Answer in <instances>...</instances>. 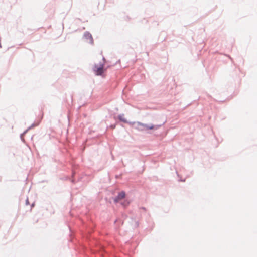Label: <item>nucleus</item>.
Listing matches in <instances>:
<instances>
[{
  "label": "nucleus",
  "mask_w": 257,
  "mask_h": 257,
  "mask_svg": "<svg viewBox=\"0 0 257 257\" xmlns=\"http://www.w3.org/2000/svg\"><path fill=\"white\" fill-rule=\"evenodd\" d=\"M137 125H138L137 128L139 129L140 130H143V128H140V127H143L146 128V129H150V130L153 129L154 128V126L153 125H151L150 126H147L146 125L143 124H142L141 123H139V122L138 123Z\"/></svg>",
  "instance_id": "7ed1b4c3"
},
{
  "label": "nucleus",
  "mask_w": 257,
  "mask_h": 257,
  "mask_svg": "<svg viewBox=\"0 0 257 257\" xmlns=\"http://www.w3.org/2000/svg\"><path fill=\"white\" fill-rule=\"evenodd\" d=\"M125 194L124 192H121L119 193L118 196L115 198L114 201L115 202H118L120 200L124 198L125 197Z\"/></svg>",
  "instance_id": "f03ea898"
},
{
  "label": "nucleus",
  "mask_w": 257,
  "mask_h": 257,
  "mask_svg": "<svg viewBox=\"0 0 257 257\" xmlns=\"http://www.w3.org/2000/svg\"><path fill=\"white\" fill-rule=\"evenodd\" d=\"M118 118L121 121H122L125 123L127 122V120H126V118H125L124 114L119 115Z\"/></svg>",
  "instance_id": "20e7f679"
},
{
  "label": "nucleus",
  "mask_w": 257,
  "mask_h": 257,
  "mask_svg": "<svg viewBox=\"0 0 257 257\" xmlns=\"http://www.w3.org/2000/svg\"><path fill=\"white\" fill-rule=\"evenodd\" d=\"M104 66L103 64L100 65L99 66H95L94 71L97 75H101L104 73Z\"/></svg>",
  "instance_id": "f257e3e1"
}]
</instances>
